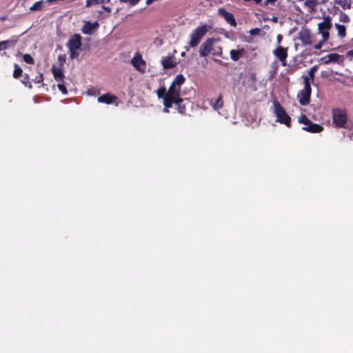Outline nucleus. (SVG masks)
Here are the masks:
<instances>
[{"label":"nucleus","instance_id":"nucleus-14","mask_svg":"<svg viewBox=\"0 0 353 353\" xmlns=\"http://www.w3.org/2000/svg\"><path fill=\"white\" fill-rule=\"evenodd\" d=\"M324 63L328 64L331 62L332 63H340L343 61L342 56L336 54V53H332L327 54L326 57L323 58Z\"/></svg>","mask_w":353,"mask_h":353},{"label":"nucleus","instance_id":"nucleus-20","mask_svg":"<svg viewBox=\"0 0 353 353\" xmlns=\"http://www.w3.org/2000/svg\"><path fill=\"white\" fill-rule=\"evenodd\" d=\"M243 49L239 50H231L230 52V57L234 61H238L240 57L243 54Z\"/></svg>","mask_w":353,"mask_h":353},{"label":"nucleus","instance_id":"nucleus-45","mask_svg":"<svg viewBox=\"0 0 353 353\" xmlns=\"http://www.w3.org/2000/svg\"><path fill=\"white\" fill-rule=\"evenodd\" d=\"M273 73H274V74H276V68H274Z\"/></svg>","mask_w":353,"mask_h":353},{"label":"nucleus","instance_id":"nucleus-17","mask_svg":"<svg viewBox=\"0 0 353 353\" xmlns=\"http://www.w3.org/2000/svg\"><path fill=\"white\" fill-rule=\"evenodd\" d=\"M304 6L307 8V11L310 13L316 10L319 4L318 0H305Z\"/></svg>","mask_w":353,"mask_h":353},{"label":"nucleus","instance_id":"nucleus-42","mask_svg":"<svg viewBox=\"0 0 353 353\" xmlns=\"http://www.w3.org/2000/svg\"><path fill=\"white\" fill-rule=\"evenodd\" d=\"M59 61H64V56L59 55L58 57Z\"/></svg>","mask_w":353,"mask_h":353},{"label":"nucleus","instance_id":"nucleus-10","mask_svg":"<svg viewBox=\"0 0 353 353\" xmlns=\"http://www.w3.org/2000/svg\"><path fill=\"white\" fill-rule=\"evenodd\" d=\"M99 24L97 22L92 23L89 21H85L81 31L83 34L91 35L98 28Z\"/></svg>","mask_w":353,"mask_h":353},{"label":"nucleus","instance_id":"nucleus-4","mask_svg":"<svg viewBox=\"0 0 353 353\" xmlns=\"http://www.w3.org/2000/svg\"><path fill=\"white\" fill-rule=\"evenodd\" d=\"M304 79V88L298 93V99L299 103L305 105L310 103V99L311 95V87L310 83L309 82L308 77H303Z\"/></svg>","mask_w":353,"mask_h":353},{"label":"nucleus","instance_id":"nucleus-15","mask_svg":"<svg viewBox=\"0 0 353 353\" xmlns=\"http://www.w3.org/2000/svg\"><path fill=\"white\" fill-rule=\"evenodd\" d=\"M303 130L312 133H316L321 132L323 130V127L318 124L313 123L310 121L306 126L303 128Z\"/></svg>","mask_w":353,"mask_h":353},{"label":"nucleus","instance_id":"nucleus-25","mask_svg":"<svg viewBox=\"0 0 353 353\" xmlns=\"http://www.w3.org/2000/svg\"><path fill=\"white\" fill-rule=\"evenodd\" d=\"M335 3L343 9H349L351 7V0H335Z\"/></svg>","mask_w":353,"mask_h":353},{"label":"nucleus","instance_id":"nucleus-8","mask_svg":"<svg viewBox=\"0 0 353 353\" xmlns=\"http://www.w3.org/2000/svg\"><path fill=\"white\" fill-rule=\"evenodd\" d=\"M131 63L136 68V70L140 72H145L146 63L139 52H137L134 57L131 59Z\"/></svg>","mask_w":353,"mask_h":353},{"label":"nucleus","instance_id":"nucleus-1","mask_svg":"<svg viewBox=\"0 0 353 353\" xmlns=\"http://www.w3.org/2000/svg\"><path fill=\"white\" fill-rule=\"evenodd\" d=\"M185 82V77L182 74H177L168 88V94L165 98L163 105L165 108L163 112H169L168 108L172 106V104H179L183 99L181 97V87Z\"/></svg>","mask_w":353,"mask_h":353},{"label":"nucleus","instance_id":"nucleus-37","mask_svg":"<svg viewBox=\"0 0 353 353\" xmlns=\"http://www.w3.org/2000/svg\"><path fill=\"white\" fill-rule=\"evenodd\" d=\"M260 31V29L259 28H254V29H252L250 31V33L251 34H256L257 33H259Z\"/></svg>","mask_w":353,"mask_h":353},{"label":"nucleus","instance_id":"nucleus-30","mask_svg":"<svg viewBox=\"0 0 353 353\" xmlns=\"http://www.w3.org/2000/svg\"><path fill=\"white\" fill-rule=\"evenodd\" d=\"M23 59L27 63L33 64L34 63L33 58L28 54H23Z\"/></svg>","mask_w":353,"mask_h":353},{"label":"nucleus","instance_id":"nucleus-43","mask_svg":"<svg viewBox=\"0 0 353 353\" xmlns=\"http://www.w3.org/2000/svg\"><path fill=\"white\" fill-rule=\"evenodd\" d=\"M280 61L281 62L283 66H285L287 65L286 59L284 61Z\"/></svg>","mask_w":353,"mask_h":353},{"label":"nucleus","instance_id":"nucleus-2","mask_svg":"<svg viewBox=\"0 0 353 353\" xmlns=\"http://www.w3.org/2000/svg\"><path fill=\"white\" fill-rule=\"evenodd\" d=\"M199 52L201 57H206L208 54L220 56L222 48L218 44L217 39L209 38L200 46Z\"/></svg>","mask_w":353,"mask_h":353},{"label":"nucleus","instance_id":"nucleus-31","mask_svg":"<svg viewBox=\"0 0 353 353\" xmlns=\"http://www.w3.org/2000/svg\"><path fill=\"white\" fill-rule=\"evenodd\" d=\"M299 123H303L305 126H306L307 123L310 121V120L308 118H307L305 115L301 114L299 117Z\"/></svg>","mask_w":353,"mask_h":353},{"label":"nucleus","instance_id":"nucleus-3","mask_svg":"<svg viewBox=\"0 0 353 353\" xmlns=\"http://www.w3.org/2000/svg\"><path fill=\"white\" fill-rule=\"evenodd\" d=\"M210 28V27L208 25L197 27L190 34V41L188 43L190 47L194 48L197 46Z\"/></svg>","mask_w":353,"mask_h":353},{"label":"nucleus","instance_id":"nucleus-32","mask_svg":"<svg viewBox=\"0 0 353 353\" xmlns=\"http://www.w3.org/2000/svg\"><path fill=\"white\" fill-rule=\"evenodd\" d=\"M70 51V57L71 59H74L79 56V52H77V50H72L71 48H68Z\"/></svg>","mask_w":353,"mask_h":353},{"label":"nucleus","instance_id":"nucleus-44","mask_svg":"<svg viewBox=\"0 0 353 353\" xmlns=\"http://www.w3.org/2000/svg\"><path fill=\"white\" fill-rule=\"evenodd\" d=\"M25 83L26 85H28V87H29V88H32L31 83Z\"/></svg>","mask_w":353,"mask_h":353},{"label":"nucleus","instance_id":"nucleus-46","mask_svg":"<svg viewBox=\"0 0 353 353\" xmlns=\"http://www.w3.org/2000/svg\"><path fill=\"white\" fill-rule=\"evenodd\" d=\"M276 20H277V19H276V17H274V18L273 19V21H276Z\"/></svg>","mask_w":353,"mask_h":353},{"label":"nucleus","instance_id":"nucleus-7","mask_svg":"<svg viewBox=\"0 0 353 353\" xmlns=\"http://www.w3.org/2000/svg\"><path fill=\"white\" fill-rule=\"evenodd\" d=\"M333 120L334 123L340 128L345 127L347 122L346 114L344 111L336 109L333 110Z\"/></svg>","mask_w":353,"mask_h":353},{"label":"nucleus","instance_id":"nucleus-40","mask_svg":"<svg viewBox=\"0 0 353 353\" xmlns=\"http://www.w3.org/2000/svg\"><path fill=\"white\" fill-rule=\"evenodd\" d=\"M102 8L104 9L105 11H107L108 12H111V9L109 7H106L105 6H102Z\"/></svg>","mask_w":353,"mask_h":353},{"label":"nucleus","instance_id":"nucleus-6","mask_svg":"<svg viewBox=\"0 0 353 353\" xmlns=\"http://www.w3.org/2000/svg\"><path fill=\"white\" fill-rule=\"evenodd\" d=\"M332 27L331 20L329 17H325L323 21L318 24L319 33L322 35L323 41H327L329 38V30Z\"/></svg>","mask_w":353,"mask_h":353},{"label":"nucleus","instance_id":"nucleus-34","mask_svg":"<svg viewBox=\"0 0 353 353\" xmlns=\"http://www.w3.org/2000/svg\"><path fill=\"white\" fill-rule=\"evenodd\" d=\"M181 103H179V104H176L178 106H177V110H178V112L180 113V114H184L185 112V107L184 105H181Z\"/></svg>","mask_w":353,"mask_h":353},{"label":"nucleus","instance_id":"nucleus-13","mask_svg":"<svg viewBox=\"0 0 353 353\" xmlns=\"http://www.w3.org/2000/svg\"><path fill=\"white\" fill-rule=\"evenodd\" d=\"M18 41V37H12L10 39L0 41V51L13 48Z\"/></svg>","mask_w":353,"mask_h":353},{"label":"nucleus","instance_id":"nucleus-24","mask_svg":"<svg viewBox=\"0 0 353 353\" xmlns=\"http://www.w3.org/2000/svg\"><path fill=\"white\" fill-rule=\"evenodd\" d=\"M210 103L215 110H218L219 109H220L223 106V104L221 96H219L218 97V99H216L214 102H213L212 101L210 102Z\"/></svg>","mask_w":353,"mask_h":353},{"label":"nucleus","instance_id":"nucleus-16","mask_svg":"<svg viewBox=\"0 0 353 353\" xmlns=\"http://www.w3.org/2000/svg\"><path fill=\"white\" fill-rule=\"evenodd\" d=\"M161 64L165 69H170L176 65V62L173 57H163Z\"/></svg>","mask_w":353,"mask_h":353},{"label":"nucleus","instance_id":"nucleus-38","mask_svg":"<svg viewBox=\"0 0 353 353\" xmlns=\"http://www.w3.org/2000/svg\"><path fill=\"white\" fill-rule=\"evenodd\" d=\"M283 39V36L281 34H278L276 37V43L278 45H280L281 40Z\"/></svg>","mask_w":353,"mask_h":353},{"label":"nucleus","instance_id":"nucleus-26","mask_svg":"<svg viewBox=\"0 0 353 353\" xmlns=\"http://www.w3.org/2000/svg\"><path fill=\"white\" fill-rule=\"evenodd\" d=\"M110 0H86V7H90L92 5L108 3Z\"/></svg>","mask_w":353,"mask_h":353},{"label":"nucleus","instance_id":"nucleus-27","mask_svg":"<svg viewBox=\"0 0 353 353\" xmlns=\"http://www.w3.org/2000/svg\"><path fill=\"white\" fill-rule=\"evenodd\" d=\"M318 70V66L317 65H314L313 67H312L309 72H308V74L306 75L305 77H309V80L311 79L312 81L314 80V74L315 72L317 71Z\"/></svg>","mask_w":353,"mask_h":353},{"label":"nucleus","instance_id":"nucleus-39","mask_svg":"<svg viewBox=\"0 0 353 353\" xmlns=\"http://www.w3.org/2000/svg\"><path fill=\"white\" fill-rule=\"evenodd\" d=\"M42 81H43V77H42V74H41L39 77L36 78L35 81H36V83H40Z\"/></svg>","mask_w":353,"mask_h":353},{"label":"nucleus","instance_id":"nucleus-18","mask_svg":"<svg viewBox=\"0 0 353 353\" xmlns=\"http://www.w3.org/2000/svg\"><path fill=\"white\" fill-rule=\"evenodd\" d=\"M115 99H116V97L114 96L107 94H103V95L100 96L98 98L97 101L99 103H105L107 104H110V103H113Z\"/></svg>","mask_w":353,"mask_h":353},{"label":"nucleus","instance_id":"nucleus-21","mask_svg":"<svg viewBox=\"0 0 353 353\" xmlns=\"http://www.w3.org/2000/svg\"><path fill=\"white\" fill-rule=\"evenodd\" d=\"M52 73L54 74V77L57 81H62L63 78V74L61 69L57 68L55 67L52 68Z\"/></svg>","mask_w":353,"mask_h":353},{"label":"nucleus","instance_id":"nucleus-5","mask_svg":"<svg viewBox=\"0 0 353 353\" xmlns=\"http://www.w3.org/2000/svg\"><path fill=\"white\" fill-rule=\"evenodd\" d=\"M274 113L276 116V121L285 124L288 127L290 125L291 118L288 116L283 108L278 101L274 102Z\"/></svg>","mask_w":353,"mask_h":353},{"label":"nucleus","instance_id":"nucleus-41","mask_svg":"<svg viewBox=\"0 0 353 353\" xmlns=\"http://www.w3.org/2000/svg\"><path fill=\"white\" fill-rule=\"evenodd\" d=\"M276 0H266L265 2V4H268L269 3H274L275 2Z\"/></svg>","mask_w":353,"mask_h":353},{"label":"nucleus","instance_id":"nucleus-9","mask_svg":"<svg viewBox=\"0 0 353 353\" xmlns=\"http://www.w3.org/2000/svg\"><path fill=\"white\" fill-rule=\"evenodd\" d=\"M81 46V37L80 34H74L67 43V47L72 50H79Z\"/></svg>","mask_w":353,"mask_h":353},{"label":"nucleus","instance_id":"nucleus-22","mask_svg":"<svg viewBox=\"0 0 353 353\" xmlns=\"http://www.w3.org/2000/svg\"><path fill=\"white\" fill-rule=\"evenodd\" d=\"M335 28L337 30V34L340 37L343 38L345 36L346 29L344 25L336 23L335 25Z\"/></svg>","mask_w":353,"mask_h":353},{"label":"nucleus","instance_id":"nucleus-23","mask_svg":"<svg viewBox=\"0 0 353 353\" xmlns=\"http://www.w3.org/2000/svg\"><path fill=\"white\" fill-rule=\"evenodd\" d=\"M156 94L159 99L162 98L164 101L165 98L168 94V90H167L165 87H161L156 91Z\"/></svg>","mask_w":353,"mask_h":353},{"label":"nucleus","instance_id":"nucleus-12","mask_svg":"<svg viewBox=\"0 0 353 353\" xmlns=\"http://www.w3.org/2000/svg\"><path fill=\"white\" fill-rule=\"evenodd\" d=\"M273 54L279 59V61H284L288 57V50L282 46H279L273 51Z\"/></svg>","mask_w":353,"mask_h":353},{"label":"nucleus","instance_id":"nucleus-29","mask_svg":"<svg viewBox=\"0 0 353 353\" xmlns=\"http://www.w3.org/2000/svg\"><path fill=\"white\" fill-rule=\"evenodd\" d=\"M14 70L13 73V77L14 78H18L22 74V69L17 63H14Z\"/></svg>","mask_w":353,"mask_h":353},{"label":"nucleus","instance_id":"nucleus-19","mask_svg":"<svg viewBox=\"0 0 353 353\" xmlns=\"http://www.w3.org/2000/svg\"><path fill=\"white\" fill-rule=\"evenodd\" d=\"M299 35H300V39L302 41V42L304 44H307V43H311L310 34L307 30H302L299 32Z\"/></svg>","mask_w":353,"mask_h":353},{"label":"nucleus","instance_id":"nucleus-28","mask_svg":"<svg viewBox=\"0 0 353 353\" xmlns=\"http://www.w3.org/2000/svg\"><path fill=\"white\" fill-rule=\"evenodd\" d=\"M43 4V2L42 1H37L34 3L30 8V10L31 11H36L41 10L42 8V6Z\"/></svg>","mask_w":353,"mask_h":353},{"label":"nucleus","instance_id":"nucleus-33","mask_svg":"<svg viewBox=\"0 0 353 353\" xmlns=\"http://www.w3.org/2000/svg\"><path fill=\"white\" fill-rule=\"evenodd\" d=\"M57 87L63 94H66L68 93L67 89L63 84L59 83Z\"/></svg>","mask_w":353,"mask_h":353},{"label":"nucleus","instance_id":"nucleus-11","mask_svg":"<svg viewBox=\"0 0 353 353\" xmlns=\"http://www.w3.org/2000/svg\"><path fill=\"white\" fill-rule=\"evenodd\" d=\"M219 14L224 18V19L232 26L235 27L236 26V23L234 19V15L225 10L224 8L219 9Z\"/></svg>","mask_w":353,"mask_h":353},{"label":"nucleus","instance_id":"nucleus-35","mask_svg":"<svg viewBox=\"0 0 353 353\" xmlns=\"http://www.w3.org/2000/svg\"><path fill=\"white\" fill-rule=\"evenodd\" d=\"M139 0H120L121 2L129 3L131 6L136 5Z\"/></svg>","mask_w":353,"mask_h":353},{"label":"nucleus","instance_id":"nucleus-36","mask_svg":"<svg viewBox=\"0 0 353 353\" xmlns=\"http://www.w3.org/2000/svg\"><path fill=\"white\" fill-rule=\"evenodd\" d=\"M325 41H323V39L319 42L317 43L316 44H315L314 46V48L316 49V50H320L322 48V45L323 43L325 42Z\"/></svg>","mask_w":353,"mask_h":353}]
</instances>
